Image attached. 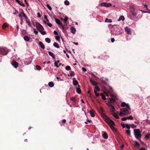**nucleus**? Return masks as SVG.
<instances>
[{
  "label": "nucleus",
  "instance_id": "obj_5",
  "mask_svg": "<svg viewBox=\"0 0 150 150\" xmlns=\"http://www.w3.org/2000/svg\"><path fill=\"white\" fill-rule=\"evenodd\" d=\"M36 28L38 31L40 30H44L43 27L39 23H36Z\"/></svg>",
  "mask_w": 150,
  "mask_h": 150
},
{
  "label": "nucleus",
  "instance_id": "obj_61",
  "mask_svg": "<svg viewBox=\"0 0 150 150\" xmlns=\"http://www.w3.org/2000/svg\"><path fill=\"white\" fill-rule=\"evenodd\" d=\"M82 70L83 71H86V69L84 67L82 68Z\"/></svg>",
  "mask_w": 150,
  "mask_h": 150
},
{
  "label": "nucleus",
  "instance_id": "obj_56",
  "mask_svg": "<svg viewBox=\"0 0 150 150\" xmlns=\"http://www.w3.org/2000/svg\"><path fill=\"white\" fill-rule=\"evenodd\" d=\"M111 103H108L107 104V105L109 107H111L112 105L111 104Z\"/></svg>",
  "mask_w": 150,
  "mask_h": 150
},
{
  "label": "nucleus",
  "instance_id": "obj_53",
  "mask_svg": "<svg viewBox=\"0 0 150 150\" xmlns=\"http://www.w3.org/2000/svg\"><path fill=\"white\" fill-rule=\"evenodd\" d=\"M127 120V117H124L122 118V121H125Z\"/></svg>",
  "mask_w": 150,
  "mask_h": 150
},
{
  "label": "nucleus",
  "instance_id": "obj_26",
  "mask_svg": "<svg viewBox=\"0 0 150 150\" xmlns=\"http://www.w3.org/2000/svg\"><path fill=\"white\" fill-rule=\"evenodd\" d=\"M105 22H107V23H111L112 22V20L111 19H109L108 18H106L105 21Z\"/></svg>",
  "mask_w": 150,
  "mask_h": 150
},
{
  "label": "nucleus",
  "instance_id": "obj_24",
  "mask_svg": "<svg viewBox=\"0 0 150 150\" xmlns=\"http://www.w3.org/2000/svg\"><path fill=\"white\" fill-rule=\"evenodd\" d=\"M48 52V54H49V55L50 56H51L54 59H55V57H54V55H53L54 54H53V53L52 52H51L50 51H49Z\"/></svg>",
  "mask_w": 150,
  "mask_h": 150
},
{
  "label": "nucleus",
  "instance_id": "obj_32",
  "mask_svg": "<svg viewBox=\"0 0 150 150\" xmlns=\"http://www.w3.org/2000/svg\"><path fill=\"white\" fill-rule=\"evenodd\" d=\"M126 133L127 135H129V136L130 135L131 132L129 129L127 130L126 131Z\"/></svg>",
  "mask_w": 150,
  "mask_h": 150
},
{
  "label": "nucleus",
  "instance_id": "obj_37",
  "mask_svg": "<svg viewBox=\"0 0 150 150\" xmlns=\"http://www.w3.org/2000/svg\"><path fill=\"white\" fill-rule=\"evenodd\" d=\"M68 18L66 16L65 17L64 19V23H66L67 21Z\"/></svg>",
  "mask_w": 150,
  "mask_h": 150
},
{
  "label": "nucleus",
  "instance_id": "obj_13",
  "mask_svg": "<svg viewBox=\"0 0 150 150\" xmlns=\"http://www.w3.org/2000/svg\"><path fill=\"white\" fill-rule=\"evenodd\" d=\"M39 45L41 47V48L44 49L45 48V46L43 43L41 42H40L39 43Z\"/></svg>",
  "mask_w": 150,
  "mask_h": 150
},
{
  "label": "nucleus",
  "instance_id": "obj_43",
  "mask_svg": "<svg viewBox=\"0 0 150 150\" xmlns=\"http://www.w3.org/2000/svg\"><path fill=\"white\" fill-rule=\"evenodd\" d=\"M127 120H133V117L131 116L128 117H127Z\"/></svg>",
  "mask_w": 150,
  "mask_h": 150
},
{
  "label": "nucleus",
  "instance_id": "obj_49",
  "mask_svg": "<svg viewBox=\"0 0 150 150\" xmlns=\"http://www.w3.org/2000/svg\"><path fill=\"white\" fill-rule=\"evenodd\" d=\"M35 67L37 70H40L41 69V67L39 65H37Z\"/></svg>",
  "mask_w": 150,
  "mask_h": 150
},
{
  "label": "nucleus",
  "instance_id": "obj_10",
  "mask_svg": "<svg viewBox=\"0 0 150 150\" xmlns=\"http://www.w3.org/2000/svg\"><path fill=\"white\" fill-rule=\"evenodd\" d=\"M76 88L77 93L79 94L81 92V91L80 89V86L79 85H78L77 87H76Z\"/></svg>",
  "mask_w": 150,
  "mask_h": 150
},
{
  "label": "nucleus",
  "instance_id": "obj_36",
  "mask_svg": "<svg viewBox=\"0 0 150 150\" xmlns=\"http://www.w3.org/2000/svg\"><path fill=\"white\" fill-rule=\"evenodd\" d=\"M90 113L91 115V116L92 117H95V115L93 112L91 111H90Z\"/></svg>",
  "mask_w": 150,
  "mask_h": 150
},
{
  "label": "nucleus",
  "instance_id": "obj_42",
  "mask_svg": "<svg viewBox=\"0 0 150 150\" xmlns=\"http://www.w3.org/2000/svg\"><path fill=\"white\" fill-rule=\"evenodd\" d=\"M126 105V103L125 102H122L121 104V106L122 107L125 106Z\"/></svg>",
  "mask_w": 150,
  "mask_h": 150
},
{
  "label": "nucleus",
  "instance_id": "obj_25",
  "mask_svg": "<svg viewBox=\"0 0 150 150\" xmlns=\"http://www.w3.org/2000/svg\"><path fill=\"white\" fill-rule=\"evenodd\" d=\"M135 9V7L133 5H131L130 6V11H132L134 10Z\"/></svg>",
  "mask_w": 150,
  "mask_h": 150
},
{
  "label": "nucleus",
  "instance_id": "obj_40",
  "mask_svg": "<svg viewBox=\"0 0 150 150\" xmlns=\"http://www.w3.org/2000/svg\"><path fill=\"white\" fill-rule=\"evenodd\" d=\"M65 69L67 70H69L71 69V67L69 66H67L65 67Z\"/></svg>",
  "mask_w": 150,
  "mask_h": 150
},
{
  "label": "nucleus",
  "instance_id": "obj_7",
  "mask_svg": "<svg viewBox=\"0 0 150 150\" xmlns=\"http://www.w3.org/2000/svg\"><path fill=\"white\" fill-rule=\"evenodd\" d=\"M55 20L56 23L58 25H61L62 28H64V27L63 26L62 23L58 19L55 18Z\"/></svg>",
  "mask_w": 150,
  "mask_h": 150
},
{
  "label": "nucleus",
  "instance_id": "obj_15",
  "mask_svg": "<svg viewBox=\"0 0 150 150\" xmlns=\"http://www.w3.org/2000/svg\"><path fill=\"white\" fill-rule=\"evenodd\" d=\"M90 81L92 84L93 86H96L97 85V82L95 81H93L91 79L90 80Z\"/></svg>",
  "mask_w": 150,
  "mask_h": 150
},
{
  "label": "nucleus",
  "instance_id": "obj_21",
  "mask_svg": "<svg viewBox=\"0 0 150 150\" xmlns=\"http://www.w3.org/2000/svg\"><path fill=\"white\" fill-rule=\"evenodd\" d=\"M25 21L30 27H31L32 25L30 21L28 19L26 20Z\"/></svg>",
  "mask_w": 150,
  "mask_h": 150
},
{
  "label": "nucleus",
  "instance_id": "obj_54",
  "mask_svg": "<svg viewBox=\"0 0 150 150\" xmlns=\"http://www.w3.org/2000/svg\"><path fill=\"white\" fill-rule=\"evenodd\" d=\"M37 15H38V18H40L41 17V15L40 13L39 12H38L37 13Z\"/></svg>",
  "mask_w": 150,
  "mask_h": 150
},
{
  "label": "nucleus",
  "instance_id": "obj_1",
  "mask_svg": "<svg viewBox=\"0 0 150 150\" xmlns=\"http://www.w3.org/2000/svg\"><path fill=\"white\" fill-rule=\"evenodd\" d=\"M105 121L110 125L112 129L114 131H116V129L113 127V126L115 125V123L113 121L110 119L109 117H106Z\"/></svg>",
  "mask_w": 150,
  "mask_h": 150
},
{
  "label": "nucleus",
  "instance_id": "obj_35",
  "mask_svg": "<svg viewBox=\"0 0 150 150\" xmlns=\"http://www.w3.org/2000/svg\"><path fill=\"white\" fill-rule=\"evenodd\" d=\"M70 76H72L75 75V73L73 71H71L69 72Z\"/></svg>",
  "mask_w": 150,
  "mask_h": 150
},
{
  "label": "nucleus",
  "instance_id": "obj_29",
  "mask_svg": "<svg viewBox=\"0 0 150 150\" xmlns=\"http://www.w3.org/2000/svg\"><path fill=\"white\" fill-rule=\"evenodd\" d=\"M8 26V25L7 23H4L2 26V28L3 29H4L5 28L7 27Z\"/></svg>",
  "mask_w": 150,
  "mask_h": 150
},
{
  "label": "nucleus",
  "instance_id": "obj_46",
  "mask_svg": "<svg viewBox=\"0 0 150 150\" xmlns=\"http://www.w3.org/2000/svg\"><path fill=\"white\" fill-rule=\"evenodd\" d=\"M46 6H47V7L50 10H52V7L50 6V5L49 4H47V5H46Z\"/></svg>",
  "mask_w": 150,
  "mask_h": 150
},
{
  "label": "nucleus",
  "instance_id": "obj_6",
  "mask_svg": "<svg viewBox=\"0 0 150 150\" xmlns=\"http://www.w3.org/2000/svg\"><path fill=\"white\" fill-rule=\"evenodd\" d=\"M102 6H104L106 7H108L112 6V4L110 3H107L106 2H103L100 4Z\"/></svg>",
  "mask_w": 150,
  "mask_h": 150
},
{
  "label": "nucleus",
  "instance_id": "obj_27",
  "mask_svg": "<svg viewBox=\"0 0 150 150\" xmlns=\"http://www.w3.org/2000/svg\"><path fill=\"white\" fill-rule=\"evenodd\" d=\"M24 39L25 41H29L30 39L27 36H25L24 37Z\"/></svg>",
  "mask_w": 150,
  "mask_h": 150
},
{
  "label": "nucleus",
  "instance_id": "obj_28",
  "mask_svg": "<svg viewBox=\"0 0 150 150\" xmlns=\"http://www.w3.org/2000/svg\"><path fill=\"white\" fill-rule=\"evenodd\" d=\"M124 20H125V18H124V17L123 16H121L120 17L119 19H118V21H119L120 20H122V21H124Z\"/></svg>",
  "mask_w": 150,
  "mask_h": 150
},
{
  "label": "nucleus",
  "instance_id": "obj_44",
  "mask_svg": "<svg viewBox=\"0 0 150 150\" xmlns=\"http://www.w3.org/2000/svg\"><path fill=\"white\" fill-rule=\"evenodd\" d=\"M110 109L113 112H114L115 111V109L114 107L112 105L110 108Z\"/></svg>",
  "mask_w": 150,
  "mask_h": 150
},
{
  "label": "nucleus",
  "instance_id": "obj_63",
  "mask_svg": "<svg viewBox=\"0 0 150 150\" xmlns=\"http://www.w3.org/2000/svg\"><path fill=\"white\" fill-rule=\"evenodd\" d=\"M111 41V42H113L115 41V39L114 38H112Z\"/></svg>",
  "mask_w": 150,
  "mask_h": 150
},
{
  "label": "nucleus",
  "instance_id": "obj_58",
  "mask_svg": "<svg viewBox=\"0 0 150 150\" xmlns=\"http://www.w3.org/2000/svg\"><path fill=\"white\" fill-rule=\"evenodd\" d=\"M47 25L50 27H51L52 26V25L50 23H47Z\"/></svg>",
  "mask_w": 150,
  "mask_h": 150
},
{
  "label": "nucleus",
  "instance_id": "obj_8",
  "mask_svg": "<svg viewBox=\"0 0 150 150\" xmlns=\"http://www.w3.org/2000/svg\"><path fill=\"white\" fill-rule=\"evenodd\" d=\"M11 64L15 68H17L18 66V64L17 62H16L14 61H12Z\"/></svg>",
  "mask_w": 150,
  "mask_h": 150
},
{
  "label": "nucleus",
  "instance_id": "obj_14",
  "mask_svg": "<svg viewBox=\"0 0 150 150\" xmlns=\"http://www.w3.org/2000/svg\"><path fill=\"white\" fill-rule=\"evenodd\" d=\"M71 30L72 33L73 34H75V33H76V29L75 28L73 27H71Z\"/></svg>",
  "mask_w": 150,
  "mask_h": 150
},
{
  "label": "nucleus",
  "instance_id": "obj_57",
  "mask_svg": "<svg viewBox=\"0 0 150 150\" xmlns=\"http://www.w3.org/2000/svg\"><path fill=\"white\" fill-rule=\"evenodd\" d=\"M145 137L146 138L148 139L150 137V136L149 135L146 134V135Z\"/></svg>",
  "mask_w": 150,
  "mask_h": 150
},
{
  "label": "nucleus",
  "instance_id": "obj_12",
  "mask_svg": "<svg viewBox=\"0 0 150 150\" xmlns=\"http://www.w3.org/2000/svg\"><path fill=\"white\" fill-rule=\"evenodd\" d=\"M125 30L128 34L130 35L131 34V31L128 28H125Z\"/></svg>",
  "mask_w": 150,
  "mask_h": 150
},
{
  "label": "nucleus",
  "instance_id": "obj_31",
  "mask_svg": "<svg viewBox=\"0 0 150 150\" xmlns=\"http://www.w3.org/2000/svg\"><path fill=\"white\" fill-rule=\"evenodd\" d=\"M108 98L110 100V102L111 103H112L115 100V99L114 98Z\"/></svg>",
  "mask_w": 150,
  "mask_h": 150
},
{
  "label": "nucleus",
  "instance_id": "obj_34",
  "mask_svg": "<svg viewBox=\"0 0 150 150\" xmlns=\"http://www.w3.org/2000/svg\"><path fill=\"white\" fill-rule=\"evenodd\" d=\"M45 40L46 42L48 43H50V40L49 38H46L45 39Z\"/></svg>",
  "mask_w": 150,
  "mask_h": 150
},
{
  "label": "nucleus",
  "instance_id": "obj_2",
  "mask_svg": "<svg viewBox=\"0 0 150 150\" xmlns=\"http://www.w3.org/2000/svg\"><path fill=\"white\" fill-rule=\"evenodd\" d=\"M134 131L135 137L137 139H140L142 136L141 131L138 129H134Z\"/></svg>",
  "mask_w": 150,
  "mask_h": 150
},
{
  "label": "nucleus",
  "instance_id": "obj_48",
  "mask_svg": "<svg viewBox=\"0 0 150 150\" xmlns=\"http://www.w3.org/2000/svg\"><path fill=\"white\" fill-rule=\"evenodd\" d=\"M94 93L97 97H98L99 96V93L97 92V91L96 90H94Z\"/></svg>",
  "mask_w": 150,
  "mask_h": 150
},
{
  "label": "nucleus",
  "instance_id": "obj_19",
  "mask_svg": "<svg viewBox=\"0 0 150 150\" xmlns=\"http://www.w3.org/2000/svg\"><path fill=\"white\" fill-rule=\"evenodd\" d=\"M48 85L50 87H52L54 86V83L52 82H49L48 83Z\"/></svg>",
  "mask_w": 150,
  "mask_h": 150
},
{
  "label": "nucleus",
  "instance_id": "obj_52",
  "mask_svg": "<svg viewBox=\"0 0 150 150\" xmlns=\"http://www.w3.org/2000/svg\"><path fill=\"white\" fill-rule=\"evenodd\" d=\"M105 95L107 96H109V95H110V96L111 97H112V94H110V93H105Z\"/></svg>",
  "mask_w": 150,
  "mask_h": 150
},
{
  "label": "nucleus",
  "instance_id": "obj_18",
  "mask_svg": "<svg viewBox=\"0 0 150 150\" xmlns=\"http://www.w3.org/2000/svg\"><path fill=\"white\" fill-rule=\"evenodd\" d=\"M132 14L134 16H136L137 14V12L135 11V9L134 10L132 11L131 12Z\"/></svg>",
  "mask_w": 150,
  "mask_h": 150
},
{
  "label": "nucleus",
  "instance_id": "obj_16",
  "mask_svg": "<svg viewBox=\"0 0 150 150\" xmlns=\"http://www.w3.org/2000/svg\"><path fill=\"white\" fill-rule=\"evenodd\" d=\"M103 137L105 139H106L108 138V135L106 133L104 132L102 135Z\"/></svg>",
  "mask_w": 150,
  "mask_h": 150
},
{
  "label": "nucleus",
  "instance_id": "obj_55",
  "mask_svg": "<svg viewBox=\"0 0 150 150\" xmlns=\"http://www.w3.org/2000/svg\"><path fill=\"white\" fill-rule=\"evenodd\" d=\"M54 34L55 35H58V32L56 30L54 31Z\"/></svg>",
  "mask_w": 150,
  "mask_h": 150
},
{
  "label": "nucleus",
  "instance_id": "obj_4",
  "mask_svg": "<svg viewBox=\"0 0 150 150\" xmlns=\"http://www.w3.org/2000/svg\"><path fill=\"white\" fill-rule=\"evenodd\" d=\"M8 50L7 49L3 48H0V54L6 55L7 54Z\"/></svg>",
  "mask_w": 150,
  "mask_h": 150
},
{
  "label": "nucleus",
  "instance_id": "obj_64",
  "mask_svg": "<svg viewBox=\"0 0 150 150\" xmlns=\"http://www.w3.org/2000/svg\"><path fill=\"white\" fill-rule=\"evenodd\" d=\"M139 150H146V149L144 148H142L139 149Z\"/></svg>",
  "mask_w": 150,
  "mask_h": 150
},
{
  "label": "nucleus",
  "instance_id": "obj_33",
  "mask_svg": "<svg viewBox=\"0 0 150 150\" xmlns=\"http://www.w3.org/2000/svg\"><path fill=\"white\" fill-rule=\"evenodd\" d=\"M113 116L115 117L117 119H118L119 118V116L116 113H113Z\"/></svg>",
  "mask_w": 150,
  "mask_h": 150
},
{
  "label": "nucleus",
  "instance_id": "obj_20",
  "mask_svg": "<svg viewBox=\"0 0 150 150\" xmlns=\"http://www.w3.org/2000/svg\"><path fill=\"white\" fill-rule=\"evenodd\" d=\"M59 62V60H57L54 63V66L57 67H59V65H58V64Z\"/></svg>",
  "mask_w": 150,
  "mask_h": 150
},
{
  "label": "nucleus",
  "instance_id": "obj_62",
  "mask_svg": "<svg viewBox=\"0 0 150 150\" xmlns=\"http://www.w3.org/2000/svg\"><path fill=\"white\" fill-rule=\"evenodd\" d=\"M135 142L136 144L139 146V143L137 141H135Z\"/></svg>",
  "mask_w": 150,
  "mask_h": 150
},
{
  "label": "nucleus",
  "instance_id": "obj_17",
  "mask_svg": "<svg viewBox=\"0 0 150 150\" xmlns=\"http://www.w3.org/2000/svg\"><path fill=\"white\" fill-rule=\"evenodd\" d=\"M39 31L42 35L46 34V33L45 31H44V30H40Z\"/></svg>",
  "mask_w": 150,
  "mask_h": 150
},
{
  "label": "nucleus",
  "instance_id": "obj_41",
  "mask_svg": "<svg viewBox=\"0 0 150 150\" xmlns=\"http://www.w3.org/2000/svg\"><path fill=\"white\" fill-rule=\"evenodd\" d=\"M71 100L73 102H75L76 101L75 98L74 97H73L71 98Z\"/></svg>",
  "mask_w": 150,
  "mask_h": 150
},
{
  "label": "nucleus",
  "instance_id": "obj_30",
  "mask_svg": "<svg viewBox=\"0 0 150 150\" xmlns=\"http://www.w3.org/2000/svg\"><path fill=\"white\" fill-rule=\"evenodd\" d=\"M22 13L23 16V17H24L25 19V21L28 19V18L27 16L24 13V12H23Z\"/></svg>",
  "mask_w": 150,
  "mask_h": 150
},
{
  "label": "nucleus",
  "instance_id": "obj_23",
  "mask_svg": "<svg viewBox=\"0 0 150 150\" xmlns=\"http://www.w3.org/2000/svg\"><path fill=\"white\" fill-rule=\"evenodd\" d=\"M104 84H107L108 81V80L107 79H105V80H103L101 81Z\"/></svg>",
  "mask_w": 150,
  "mask_h": 150
},
{
  "label": "nucleus",
  "instance_id": "obj_38",
  "mask_svg": "<svg viewBox=\"0 0 150 150\" xmlns=\"http://www.w3.org/2000/svg\"><path fill=\"white\" fill-rule=\"evenodd\" d=\"M101 96H102V99L105 100L106 99V98L105 97V96L103 95V94H101Z\"/></svg>",
  "mask_w": 150,
  "mask_h": 150
},
{
  "label": "nucleus",
  "instance_id": "obj_59",
  "mask_svg": "<svg viewBox=\"0 0 150 150\" xmlns=\"http://www.w3.org/2000/svg\"><path fill=\"white\" fill-rule=\"evenodd\" d=\"M142 11V13H150V12H148V11Z\"/></svg>",
  "mask_w": 150,
  "mask_h": 150
},
{
  "label": "nucleus",
  "instance_id": "obj_50",
  "mask_svg": "<svg viewBox=\"0 0 150 150\" xmlns=\"http://www.w3.org/2000/svg\"><path fill=\"white\" fill-rule=\"evenodd\" d=\"M125 127L128 129H130V127L129 125L127 124H126L125 125Z\"/></svg>",
  "mask_w": 150,
  "mask_h": 150
},
{
  "label": "nucleus",
  "instance_id": "obj_45",
  "mask_svg": "<svg viewBox=\"0 0 150 150\" xmlns=\"http://www.w3.org/2000/svg\"><path fill=\"white\" fill-rule=\"evenodd\" d=\"M33 30L34 31V32L35 33V35H37L38 33V31H37L35 28H33Z\"/></svg>",
  "mask_w": 150,
  "mask_h": 150
},
{
  "label": "nucleus",
  "instance_id": "obj_51",
  "mask_svg": "<svg viewBox=\"0 0 150 150\" xmlns=\"http://www.w3.org/2000/svg\"><path fill=\"white\" fill-rule=\"evenodd\" d=\"M60 39L58 35H56L55 37V39L56 40L58 41Z\"/></svg>",
  "mask_w": 150,
  "mask_h": 150
},
{
  "label": "nucleus",
  "instance_id": "obj_22",
  "mask_svg": "<svg viewBox=\"0 0 150 150\" xmlns=\"http://www.w3.org/2000/svg\"><path fill=\"white\" fill-rule=\"evenodd\" d=\"M53 45L55 47L58 48H59V44L56 42H54L53 43Z\"/></svg>",
  "mask_w": 150,
  "mask_h": 150
},
{
  "label": "nucleus",
  "instance_id": "obj_47",
  "mask_svg": "<svg viewBox=\"0 0 150 150\" xmlns=\"http://www.w3.org/2000/svg\"><path fill=\"white\" fill-rule=\"evenodd\" d=\"M95 90H96L97 91H100V88L98 86H95Z\"/></svg>",
  "mask_w": 150,
  "mask_h": 150
},
{
  "label": "nucleus",
  "instance_id": "obj_11",
  "mask_svg": "<svg viewBox=\"0 0 150 150\" xmlns=\"http://www.w3.org/2000/svg\"><path fill=\"white\" fill-rule=\"evenodd\" d=\"M16 2L21 6H23V7H24L25 6L24 4H23L22 2L21 1L19 0H16Z\"/></svg>",
  "mask_w": 150,
  "mask_h": 150
},
{
  "label": "nucleus",
  "instance_id": "obj_9",
  "mask_svg": "<svg viewBox=\"0 0 150 150\" xmlns=\"http://www.w3.org/2000/svg\"><path fill=\"white\" fill-rule=\"evenodd\" d=\"M73 84L75 86H78V82L77 80H76L75 78H73Z\"/></svg>",
  "mask_w": 150,
  "mask_h": 150
},
{
  "label": "nucleus",
  "instance_id": "obj_60",
  "mask_svg": "<svg viewBox=\"0 0 150 150\" xmlns=\"http://www.w3.org/2000/svg\"><path fill=\"white\" fill-rule=\"evenodd\" d=\"M126 106H127V107L128 109L129 110H130V106L129 105L127 104L126 105Z\"/></svg>",
  "mask_w": 150,
  "mask_h": 150
},
{
  "label": "nucleus",
  "instance_id": "obj_39",
  "mask_svg": "<svg viewBox=\"0 0 150 150\" xmlns=\"http://www.w3.org/2000/svg\"><path fill=\"white\" fill-rule=\"evenodd\" d=\"M64 3L66 5H68L69 4V2L67 0L65 1H64Z\"/></svg>",
  "mask_w": 150,
  "mask_h": 150
},
{
  "label": "nucleus",
  "instance_id": "obj_3",
  "mask_svg": "<svg viewBox=\"0 0 150 150\" xmlns=\"http://www.w3.org/2000/svg\"><path fill=\"white\" fill-rule=\"evenodd\" d=\"M129 114V111L127 109L125 108L120 109V113L119 114V115L120 116H122V115H128Z\"/></svg>",
  "mask_w": 150,
  "mask_h": 150
}]
</instances>
